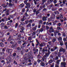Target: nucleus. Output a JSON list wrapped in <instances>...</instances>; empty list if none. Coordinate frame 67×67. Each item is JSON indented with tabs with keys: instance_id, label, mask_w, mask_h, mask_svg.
<instances>
[{
	"instance_id": "nucleus-43",
	"label": "nucleus",
	"mask_w": 67,
	"mask_h": 67,
	"mask_svg": "<svg viewBox=\"0 0 67 67\" xmlns=\"http://www.w3.org/2000/svg\"><path fill=\"white\" fill-rule=\"evenodd\" d=\"M9 17H10V18H13V16L12 15H10L9 16Z\"/></svg>"
},
{
	"instance_id": "nucleus-60",
	"label": "nucleus",
	"mask_w": 67,
	"mask_h": 67,
	"mask_svg": "<svg viewBox=\"0 0 67 67\" xmlns=\"http://www.w3.org/2000/svg\"><path fill=\"white\" fill-rule=\"evenodd\" d=\"M1 26L3 27V26H4V24L3 23H2L1 24Z\"/></svg>"
},
{
	"instance_id": "nucleus-35",
	"label": "nucleus",
	"mask_w": 67,
	"mask_h": 67,
	"mask_svg": "<svg viewBox=\"0 0 67 67\" xmlns=\"http://www.w3.org/2000/svg\"><path fill=\"white\" fill-rule=\"evenodd\" d=\"M55 41H56V38H54L52 39V42L53 43H54Z\"/></svg>"
},
{
	"instance_id": "nucleus-45",
	"label": "nucleus",
	"mask_w": 67,
	"mask_h": 67,
	"mask_svg": "<svg viewBox=\"0 0 67 67\" xmlns=\"http://www.w3.org/2000/svg\"><path fill=\"white\" fill-rule=\"evenodd\" d=\"M20 24H22V25H25V23L24 22H21Z\"/></svg>"
},
{
	"instance_id": "nucleus-55",
	"label": "nucleus",
	"mask_w": 67,
	"mask_h": 67,
	"mask_svg": "<svg viewBox=\"0 0 67 67\" xmlns=\"http://www.w3.org/2000/svg\"><path fill=\"white\" fill-rule=\"evenodd\" d=\"M50 58L51 59H53V56L52 55H51L50 57Z\"/></svg>"
},
{
	"instance_id": "nucleus-30",
	"label": "nucleus",
	"mask_w": 67,
	"mask_h": 67,
	"mask_svg": "<svg viewBox=\"0 0 67 67\" xmlns=\"http://www.w3.org/2000/svg\"><path fill=\"white\" fill-rule=\"evenodd\" d=\"M54 65H55V63H53L52 64H50V65L51 67H54Z\"/></svg>"
},
{
	"instance_id": "nucleus-15",
	"label": "nucleus",
	"mask_w": 67,
	"mask_h": 67,
	"mask_svg": "<svg viewBox=\"0 0 67 67\" xmlns=\"http://www.w3.org/2000/svg\"><path fill=\"white\" fill-rule=\"evenodd\" d=\"M55 15H53L52 16H51L50 18L51 19H55Z\"/></svg>"
},
{
	"instance_id": "nucleus-31",
	"label": "nucleus",
	"mask_w": 67,
	"mask_h": 67,
	"mask_svg": "<svg viewBox=\"0 0 67 67\" xmlns=\"http://www.w3.org/2000/svg\"><path fill=\"white\" fill-rule=\"evenodd\" d=\"M53 62V60H51L48 61V64H51V63H52Z\"/></svg>"
},
{
	"instance_id": "nucleus-37",
	"label": "nucleus",
	"mask_w": 67,
	"mask_h": 67,
	"mask_svg": "<svg viewBox=\"0 0 67 67\" xmlns=\"http://www.w3.org/2000/svg\"><path fill=\"white\" fill-rule=\"evenodd\" d=\"M32 30H33V31H36V28L35 27H34L32 28Z\"/></svg>"
},
{
	"instance_id": "nucleus-59",
	"label": "nucleus",
	"mask_w": 67,
	"mask_h": 67,
	"mask_svg": "<svg viewBox=\"0 0 67 67\" xmlns=\"http://www.w3.org/2000/svg\"><path fill=\"white\" fill-rule=\"evenodd\" d=\"M58 57L57 56L55 57V60H58Z\"/></svg>"
},
{
	"instance_id": "nucleus-7",
	"label": "nucleus",
	"mask_w": 67,
	"mask_h": 67,
	"mask_svg": "<svg viewBox=\"0 0 67 67\" xmlns=\"http://www.w3.org/2000/svg\"><path fill=\"white\" fill-rule=\"evenodd\" d=\"M12 40V36L11 35H10L9 36V38L7 40V41L8 42L11 41Z\"/></svg>"
},
{
	"instance_id": "nucleus-10",
	"label": "nucleus",
	"mask_w": 67,
	"mask_h": 67,
	"mask_svg": "<svg viewBox=\"0 0 67 67\" xmlns=\"http://www.w3.org/2000/svg\"><path fill=\"white\" fill-rule=\"evenodd\" d=\"M30 54V56H32V55L33 54V52H32V51H30V53H29L28 54H25V56H26V57H28L29 56H28V54Z\"/></svg>"
},
{
	"instance_id": "nucleus-6",
	"label": "nucleus",
	"mask_w": 67,
	"mask_h": 67,
	"mask_svg": "<svg viewBox=\"0 0 67 67\" xmlns=\"http://www.w3.org/2000/svg\"><path fill=\"white\" fill-rule=\"evenodd\" d=\"M17 37L16 38V40H19L20 38L21 37V34H19V35H17Z\"/></svg>"
},
{
	"instance_id": "nucleus-46",
	"label": "nucleus",
	"mask_w": 67,
	"mask_h": 67,
	"mask_svg": "<svg viewBox=\"0 0 67 67\" xmlns=\"http://www.w3.org/2000/svg\"><path fill=\"white\" fill-rule=\"evenodd\" d=\"M33 11L34 13H35V12H36V8H34L33 10Z\"/></svg>"
},
{
	"instance_id": "nucleus-47",
	"label": "nucleus",
	"mask_w": 67,
	"mask_h": 67,
	"mask_svg": "<svg viewBox=\"0 0 67 67\" xmlns=\"http://www.w3.org/2000/svg\"><path fill=\"white\" fill-rule=\"evenodd\" d=\"M39 13H40L39 12H38V11H37L36 12V15L37 16L38 14H39Z\"/></svg>"
},
{
	"instance_id": "nucleus-3",
	"label": "nucleus",
	"mask_w": 67,
	"mask_h": 67,
	"mask_svg": "<svg viewBox=\"0 0 67 67\" xmlns=\"http://www.w3.org/2000/svg\"><path fill=\"white\" fill-rule=\"evenodd\" d=\"M7 60V64H10L12 60V58H11L10 56H8L7 57V58L5 59Z\"/></svg>"
},
{
	"instance_id": "nucleus-18",
	"label": "nucleus",
	"mask_w": 67,
	"mask_h": 67,
	"mask_svg": "<svg viewBox=\"0 0 67 67\" xmlns=\"http://www.w3.org/2000/svg\"><path fill=\"white\" fill-rule=\"evenodd\" d=\"M3 36V32L0 31V37H2Z\"/></svg>"
},
{
	"instance_id": "nucleus-16",
	"label": "nucleus",
	"mask_w": 67,
	"mask_h": 67,
	"mask_svg": "<svg viewBox=\"0 0 67 67\" xmlns=\"http://www.w3.org/2000/svg\"><path fill=\"white\" fill-rule=\"evenodd\" d=\"M43 60H42V61ZM43 61H41V63H40V65L41 66H45V63L43 62Z\"/></svg>"
},
{
	"instance_id": "nucleus-11",
	"label": "nucleus",
	"mask_w": 67,
	"mask_h": 67,
	"mask_svg": "<svg viewBox=\"0 0 67 67\" xmlns=\"http://www.w3.org/2000/svg\"><path fill=\"white\" fill-rule=\"evenodd\" d=\"M23 48V47L21 46L20 47H19L17 48V51H21V49H22Z\"/></svg>"
},
{
	"instance_id": "nucleus-40",
	"label": "nucleus",
	"mask_w": 67,
	"mask_h": 67,
	"mask_svg": "<svg viewBox=\"0 0 67 67\" xmlns=\"http://www.w3.org/2000/svg\"><path fill=\"white\" fill-rule=\"evenodd\" d=\"M60 60H58L57 61V65H59V62H60Z\"/></svg>"
},
{
	"instance_id": "nucleus-51",
	"label": "nucleus",
	"mask_w": 67,
	"mask_h": 67,
	"mask_svg": "<svg viewBox=\"0 0 67 67\" xmlns=\"http://www.w3.org/2000/svg\"><path fill=\"white\" fill-rule=\"evenodd\" d=\"M16 53H13V56H14V57H15V56H16Z\"/></svg>"
},
{
	"instance_id": "nucleus-61",
	"label": "nucleus",
	"mask_w": 67,
	"mask_h": 67,
	"mask_svg": "<svg viewBox=\"0 0 67 67\" xmlns=\"http://www.w3.org/2000/svg\"><path fill=\"white\" fill-rule=\"evenodd\" d=\"M11 24V23H10V21H8L7 22V25H10Z\"/></svg>"
},
{
	"instance_id": "nucleus-9",
	"label": "nucleus",
	"mask_w": 67,
	"mask_h": 67,
	"mask_svg": "<svg viewBox=\"0 0 67 67\" xmlns=\"http://www.w3.org/2000/svg\"><path fill=\"white\" fill-rule=\"evenodd\" d=\"M47 51H48V49H43L42 51V53H43V54H44V53H45V54H46L47 52Z\"/></svg>"
},
{
	"instance_id": "nucleus-38",
	"label": "nucleus",
	"mask_w": 67,
	"mask_h": 67,
	"mask_svg": "<svg viewBox=\"0 0 67 67\" xmlns=\"http://www.w3.org/2000/svg\"><path fill=\"white\" fill-rule=\"evenodd\" d=\"M13 64H15V65H18V63H17V62H16L15 60L14 61Z\"/></svg>"
},
{
	"instance_id": "nucleus-19",
	"label": "nucleus",
	"mask_w": 67,
	"mask_h": 67,
	"mask_svg": "<svg viewBox=\"0 0 67 67\" xmlns=\"http://www.w3.org/2000/svg\"><path fill=\"white\" fill-rule=\"evenodd\" d=\"M19 7H21V8H23V7H24V4L23 3L21 4L20 5Z\"/></svg>"
},
{
	"instance_id": "nucleus-63",
	"label": "nucleus",
	"mask_w": 67,
	"mask_h": 67,
	"mask_svg": "<svg viewBox=\"0 0 67 67\" xmlns=\"http://www.w3.org/2000/svg\"><path fill=\"white\" fill-rule=\"evenodd\" d=\"M57 25H58V26H60L61 25V23H59L57 24Z\"/></svg>"
},
{
	"instance_id": "nucleus-12",
	"label": "nucleus",
	"mask_w": 67,
	"mask_h": 67,
	"mask_svg": "<svg viewBox=\"0 0 67 67\" xmlns=\"http://www.w3.org/2000/svg\"><path fill=\"white\" fill-rule=\"evenodd\" d=\"M23 61L25 62H26V63H27V62H28V60H27V58H26V57L24 58L23 60Z\"/></svg>"
},
{
	"instance_id": "nucleus-49",
	"label": "nucleus",
	"mask_w": 67,
	"mask_h": 67,
	"mask_svg": "<svg viewBox=\"0 0 67 67\" xmlns=\"http://www.w3.org/2000/svg\"><path fill=\"white\" fill-rule=\"evenodd\" d=\"M58 10L59 11H63V8H60Z\"/></svg>"
},
{
	"instance_id": "nucleus-44",
	"label": "nucleus",
	"mask_w": 67,
	"mask_h": 67,
	"mask_svg": "<svg viewBox=\"0 0 67 67\" xmlns=\"http://www.w3.org/2000/svg\"><path fill=\"white\" fill-rule=\"evenodd\" d=\"M41 24L40 25V24L39 23L38 25V28H40L41 27Z\"/></svg>"
},
{
	"instance_id": "nucleus-5",
	"label": "nucleus",
	"mask_w": 67,
	"mask_h": 67,
	"mask_svg": "<svg viewBox=\"0 0 67 67\" xmlns=\"http://www.w3.org/2000/svg\"><path fill=\"white\" fill-rule=\"evenodd\" d=\"M57 48V47L55 46L53 47V48H52L50 49L51 52H54V51H55Z\"/></svg>"
},
{
	"instance_id": "nucleus-39",
	"label": "nucleus",
	"mask_w": 67,
	"mask_h": 67,
	"mask_svg": "<svg viewBox=\"0 0 67 67\" xmlns=\"http://www.w3.org/2000/svg\"><path fill=\"white\" fill-rule=\"evenodd\" d=\"M62 52L63 53H64L65 52H66V49L65 48L63 49Z\"/></svg>"
},
{
	"instance_id": "nucleus-2",
	"label": "nucleus",
	"mask_w": 67,
	"mask_h": 67,
	"mask_svg": "<svg viewBox=\"0 0 67 67\" xmlns=\"http://www.w3.org/2000/svg\"><path fill=\"white\" fill-rule=\"evenodd\" d=\"M40 43H37V44H36V47L33 48V51H34L33 53L34 55H36L38 53V49H36V48L37 47L38 45H40Z\"/></svg>"
},
{
	"instance_id": "nucleus-36",
	"label": "nucleus",
	"mask_w": 67,
	"mask_h": 67,
	"mask_svg": "<svg viewBox=\"0 0 67 67\" xmlns=\"http://www.w3.org/2000/svg\"><path fill=\"white\" fill-rule=\"evenodd\" d=\"M60 44L61 46L63 45V41H60Z\"/></svg>"
},
{
	"instance_id": "nucleus-56",
	"label": "nucleus",
	"mask_w": 67,
	"mask_h": 67,
	"mask_svg": "<svg viewBox=\"0 0 67 67\" xmlns=\"http://www.w3.org/2000/svg\"><path fill=\"white\" fill-rule=\"evenodd\" d=\"M36 64H37V62L36 61H34V66H36Z\"/></svg>"
},
{
	"instance_id": "nucleus-13",
	"label": "nucleus",
	"mask_w": 67,
	"mask_h": 67,
	"mask_svg": "<svg viewBox=\"0 0 67 67\" xmlns=\"http://www.w3.org/2000/svg\"><path fill=\"white\" fill-rule=\"evenodd\" d=\"M5 50H6V48L4 47L2 49V52H1L0 51V54L1 55L2 54V53H4V51H5Z\"/></svg>"
},
{
	"instance_id": "nucleus-24",
	"label": "nucleus",
	"mask_w": 67,
	"mask_h": 67,
	"mask_svg": "<svg viewBox=\"0 0 67 67\" xmlns=\"http://www.w3.org/2000/svg\"><path fill=\"white\" fill-rule=\"evenodd\" d=\"M12 48H13L14 49H15L16 48V47L15 46V44H13L12 46Z\"/></svg>"
},
{
	"instance_id": "nucleus-64",
	"label": "nucleus",
	"mask_w": 67,
	"mask_h": 67,
	"mask_svg": "<svg viewBox=\"0 0 67 67\" xmlns=\"http://www.w3.org/2000/svg\"><path fill=\"white\" fill-rule=\"evenodd\" d=\"M25 8H23L22 9V12H25Z\"/></svg>"
},
{
	"instance_id": "nucleus-22",
	"label": "nucleus",
	"mask_w": 67,
	"mask_h": 67,
	"mask_svg": "<svg viewBox=\"0 0 67 67\" xmlns=\"http://www.w3.org/2000/svg\"><path fill=\"white\" fill-rule=\"evenodd\" d=\"M42 20L43 21H46L47 20V19L45 18V16L43 17L42 18Z\"/></svg>"
},
{
	"instance_id": "nucleus-62",
	"label": "nucleus",
	"mask_w": 67,
	"mask_h": 67,
	"mask_svg": "<svg viewBox=\"0 0 67 67\" xmlns=\"http://www.w3.org/2000/svg\"><path fill=\"white\" fill-rule=\"evenodd\" d=\"M20 29L21 30H22L23 31L24 30V27H22L21 28H20Z\"/></svg>"
},
{
	"instance_id": "nucleus-25",
	"label": "nucleus",
	"mask_w": 67,
	"mask_h": 67,
	"mask_svg": "<svg viewBox=\"0 0 67 67\" xmlns=\"http://www.w3.org/2000/svg\"><path fill=\"white\" fill-rule=\"evenodd\" d=\"M58 40L59 42L62 41V38L61 37H59L58 38Z\"/></svg>"
},
{
	"instance_id": "nucleus-4",
	"label": "nucleus",
	"mask_w": 67,
	"mask_h": 67,
	"mask_svg": "<svg viewBox=\"0 0 67 67\" xmlns=\"http://www.w3.org/2000/svg\"><path fill=\"white\" fill-rule=\"evenodd\" d=\"M6 52L8 53H10V54H11V52L13 51V50L12 49H6Z\"/></svg>"
},
{
	"instance_id": "nucleus-33",
	"label": "nucleus",
	"mask_w": 67,
	"mask_h": 67,
	"mask_svg": "<svg viewBox=\"0 0 67 67\" xmlns=\"http://www.w3.org/2000/svg\"><path fill=\"white\" fill-rule=\"evenodd\" d=\"M58 57H61V53L60 52H58Z\"/></svg>"
},
{
	"instance_id": "nucleus-54",
	"label": "nucleus",
	"mask_w": 67,
	"mask_h": 67,
	"mask_svg": "<svg viewBox=\"0 0 67 67\" xmlns=\"http://www.w3.org/2000/svg\"><path fill=\"white\" fill-rule=\"evenodd\" d=\"M60 19H63V16L60 14Z\"/></svg>"
},
{
	"instance_id": "nucleus-14",
	"label": "nucleus",
	"mask_w": 67,
	"mask_h": 67,
	"mask_svg": "<svg viewBox=\"0 0 67 67\" xmlns=\"http://www.w3.org/2000/svg\"><path fill=\"white\" fill-rule=\"evenodd\" d=\"M45 44V43L44 42H43L41 43H40L39 44V46H40V47H43V46H44Z\"/></svg>"
},
{
	"instance_id": "nucleus-1",
	"label": "nucleus",
	"mask_w": 67,
	"mask_h": 67,
	"mask_svg": "<svg viewBox=\"0 0 67 67\" xmlns=\"http://www.w3.org/2000/svg\"><path fill=\"white\" fill-rule=\"evenodd\" d=\"M51 48L50 47H49L48 48V49L47 50V53L45 54V55H44L43 56V58L42 59V61L43 62H44L45 63H46V59L49 56V55L51 54V52H50V49H51Z\"/></svg>"
},
{
	"instance_id": "nucleus-48",
	"label": "nucleus",
	"mask_w": 67,
	"mask_h": 67,
	"mask_svg": "<svg viewBox=\"0 0 67 67\" xmlns=\"http://www.w3.org/2000/svg\"><path fill=\"white\" fill-rule=\"evenodd\" d=\"M67 2V1L66 0H64L62 2L63 4H65V2Z\"/></svg>"
},
{
	"instance_id": "nucleus-20",
	"label": "nucleus",
	"mask_w": 67,
	"mask_h": 67,
	"mask_svg": "<svg viewBox=\"0 0 67 67\" xmlns=\"http://www.w3.org/2000/svg\"><path fill=\"white\" fill-rule=\"evenodd\" d=\"M42 58V56L40 55V54H39L37 56V59H40V58Z\"/></svg>"
},
{
	"instance_id": "nucleus-28",
	"label": "nucleus",
	"mask_w": 67,
	"mask_h": 67,
	"mask_svg": "<svg viewBox=\"0 0 67 67\" xmlns=\"http://www.w3.org/2000/svg\"><path fill=\"white\" fill-rule=\"evenodd\" d=\"M28 15H28L27 13H25L23 18H25L26 16H28Z\"/></svg>"
},
{
	"instance_id": "nucleus-29",
	"label": "nucleus",
	"mask_w": 67,
	"mask_h": 67,
	"mask_svg": "<svg viewBox=\"0 0 67 67\" xmlns=\"http://www.w3.org/2000/svg\"><path fill=\"white\" fill-rule=\"evenodd\" d=\"M63 48L62 47H60L59 49V52H62L63 51Z\"/></svg>"
},
{
	"instance_id": "nucleus-23",
	"label": "nucleus",
	"mask_w": 67,
	"mask_h": 67,
	"mask_svg": "<svg viewBox=\"0 0 67 67\" xmlns=\"http://www.w3.org/2000/svg\"><path fill=\"white\" fill-rule=\"evenodd\" d=\"M24 40V37H22L20 38L19 41H23Z\"/></svg>"
},
{
	"instance_id": "nucleus-32",
	"label": "nucleus",
	"mask_w": 67,
	"mask_h": 67,
	"mask_svg": "<svg viewBox=\"0 0 67 67\" xmlns=\"http://www.w3.org/2000/svg\"><path fill=\"white\" fill-rule=\"evenodd\" d=\"M0 45L1 47H3L4 46V44L2 42L0 43Z\"/></svg>"
},
{
	"instance_id": "nucleus-27",
	"label": "nucleus",
	"mask_w": 67,
	"mask_h": 67,
	"mask_svg": "<svg viewBox=\"0 0 67 67\" xmlns=\"http://www.w3.org/2000/svg\"><path fill=\"white\" fill-rule=\"evenodd\" d=\"M40 29H38L36 31V32L37 34H40Z\"/></svg>"
},
{
	"instance_id": "nucleus-41",
	"label": "nucleus",
	"mask_w": 67,
	"mask_h": 67,
	"mask_svg": "<svg viewBox=\"0 0 67 67\" xmlns=\"http://www.w3.org/2000/svg\"><path fill=\"white\" fill-rule=\"evenodd\" d=\"M57 29L58 30H62V28L60 27H57Z\"/></svg>"
},
{
	"instance_id": "nucleus-42",
	"label": "nucleus",
	"mask_w": 67,
	"mask_h": 67,
	"mask_svg": "<svg viewBox=\"0 0 67 67\" xmlns=\"http://www.w3.org/2000/svg\"><path fill=\"white\" fill-rule=\"evenodd\" d=\"M52 10L53 11H55V10H56V9L55 8L53 7L52 9Z\"/></svg>"
},
{
	"instance_id": "nucleus-58",
	"label": "nucleus",
	"mask_w": 67,
	"mask_h": 67,
	"mask_svg": "<svg viewBox=\"0 0 67 67\" xmlns=\"http://www.w3.org/2000/svg\"><path fill=\"white\" fill-rule=\"evenodd\" d=\"M29 20H27L26 21H25V23L26 24H28V23H29Z\"/></svg>"
},
{
	"instance_id": "nucleus-52",
	"label": "nucleus",
	"mask_w": 67,
	"mask_h": 67,
	"mask_svg": "<svg viewBox=\"0 0 67 67\" xmlns=\"http://www.w3.org/2000/svg\"><path fill=\"white\" fill-rule=\"evenodd\" d=\"M43 31H44V29L42 28H41L40 30V31L41 32H43Z\"/></svg>"
},
{
	"instance_id": "nucleus-8",
	"label": "nucleus",
	"mask_w": 67,
	"mask_h": 67,
	"mask_svg": "<svg viewBox=\"0 0 67 67\" xmlns=\"http://www.w3.org/2000/svg\"><path fill=\"white\" fill-rule=\"evenodd\" d=\"M30 3H28L26 4V6H25V8H29L30 7Z\"/></svg>"
},
{
	"instance_id": "nucleus-34",
	"label": "nucleus",
	"mask_w": 67,
	"mask_h": 67,
	"mask_svg": "<svg viewBox=\"0 0 67 67\" xmlns=\"http://www.w3.org/2000/svg\"><path fill=\"white\" fill-rule=\"evenodd\" d=\"M15 28H17V27H18V23H16L15 25Z\"/></svg>"
},
{
	"instance_id": "nucleus-21",
	"label": "nucleus",
	"mask_w": 67,
	"mask_h": 67,
	"mask_svg": "<svg viewBox=\"0 0 67 67\" xmlns=\"http://www.w3.org/2000/svg\"><path fill=\"white\" fill-rule=\"evenodd\" d=\"M66 62H61V65L62 66H64L66 65Z\"/></svg>"
},
{
	"instance_id": "nucleus-26",
	"label": "nucleus",
	"mask_w": 67,
	"mask_h": 67,
	"mask_svg": "<svg viewBox=\"0 0 67 67\" xmlns=\"http://www.w3.org/2000/svg\"><path fill=\"white\" fill-rule=\"evenodd\" d=\"M31 27V24L30 23H29L28 25H26V27Z\"/></svg>"
},
{
	"instance_id": "nucleus-17",
	"label": "nucleus",
	"mask_w": 67,
	"mask_h": 67,
	"mask_svg": "<svg viewBox=\"0 0 67 67\" xmlns=\"http://www.w3.org/2000/svg\"><path fill=\"white\" fill-rule=\"evenodd\" d=\"M45 7V5L44 4L43 5H41L40 7V9H43V8H44Z\"/></svg>"
},
{
	"instance_id": "nucleus-53",
	"label": "nucleus",
	"mask_w": 67,
	"mask_h": 67,
	"mask_svg": "<svg viewBox=\"0 0 67 67\" xmlns=\"http://www.w3.org/2000/svg\"><path fill=\"white\" fill-rule=\"evenodd\" d=\"M4 21H7L8 20V19H7V18L5 17L4 18Z\"/></svg>"
},
{
	"instance_id": "nucleus-57",
	"label": "nucleus",
	"mask_w": 67,
	"mask_h": 67,
	"mask_svg": "<svg viewBox=\"0 0 67 67\" xmlns=\"http://www.w3.org/2000/svg\"><path fill=\"white\" fill-rule=\"evenodd\" d=\"M9 15V13H6L5 14L6 16H8Z\"/></svg>"
},
{
	"instance_id": "nucleus-50",
	"label": "nucleus",
	"mask_w": 67,
	"mask_h": 67,
	"mask_svg": "<svg viewBox=\"0 0 67 67\" xmlns=\"http://www.w3.org/2000/svg\"><path fill=\"white\" fill-rule=\"evenodd\" d=\"M36 36L35 35H32V38H35Z\"/></svg>"
}]
</instances>
